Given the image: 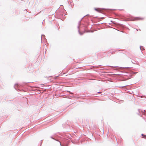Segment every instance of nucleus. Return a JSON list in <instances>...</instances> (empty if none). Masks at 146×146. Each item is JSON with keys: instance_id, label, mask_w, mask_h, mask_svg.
<instances>
[{"instance_id": "obj_1", "label": "nucleus", "mask_w": 146, "mask_h": 146, "mask_svg": "<svg viewBox=\"0 0 146 146\" xmlns=\"http://www.w3.org/2000/svg\"><path fill=\"white\" fill-rule=\"evenodd\" d=\"M135 20H143V18H140L139 17L137 18H136Z\"/></svg>"}, {"instance_id": "obj_3", "label": "nucleus", "mask_w": 146, "mask_h": 146, "mask_svg": "<svg viewBox=\"0 0 146 146\" xmlns=\"http://www.w3.org/2000/svg\"><path fill=\"white\" fill-rule=\"evenodd\" d=\"M136 30H137V31H139H139H141V30L140 29H136Z\"/></svg>"}, {"instance_id": "obj_6", "label": "nucleus", "mask_w": 146, "mask_h": 146, "mask_svg": "<svg viewBox=\"0 0 146 146\" xmlns=\"http://www.w3.org/2000/svg\"><path fill=\"white\" fill-rule=\"evenodd\" d=\"M61 146H62V145H61Z\"/></svg>"}, {"instance_id": "obj_4", "label": "nucleus", "mask_w": 146, "mask_h": 146, "mask_svg": "<svg viewBox=\"0 0 146 146\" xmlns=\"http://www.w3.org/2000/svg\"><path fill=\"white\" fill-rule=\"evenodd\" d=\"M144 138H146V136H145Z\"/></svg>"}, {"instance_id": "obj_2", "label": "nucleus", "mask_w": 146, "mask_h": 146, "mask_svg": "<svg viewBox=\"0 0 146 146\" xmlns=\"http://www.w3.org/2000/svg\"><path fill=\"white\" fill-rule=\"evenodd\" d=\"M95 10L97 11H99L100 10L99 9H96Z\"/></svg>"}, {"instance_id": "obj_5", "label": "nucleus", "mask_w": 146, "mask_h": 146, "mask_svg": "<svg viewBox=\"0 0 146 146\" xmlns=\"http://www.w3.org/2000/svg\"><path fill=\"white\" fill-rule=\"evenodd\" d=\"M61 146H62V145H61Z\"/></svg>"}]
</instances>
